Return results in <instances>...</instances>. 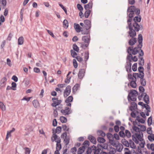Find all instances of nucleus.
I'll list each match as a JSON object with an SVG mask.
<instances>
[{
  "label": "nucleus",
  "mask_w": 154,
  "mask_h": 154,
  "mask_svg": "<svg viewBox=\"0 0 154 154\" xmlns=\"http://www.w3.org/2000/svg\"><path fill=\"white\" fill-rule=\"evenodd\" d=\"M139 77L138 73H134L133 75L131 73H129L128 75V79L131 81L138 79V77Z\"/></svg>",
  "instance_id": "obj_7"
},
{
  "label": "nucleus",
  "mask_w": 154,
  "mask_h": 154,
  "mask_svg": "<svg viewBox=\"0 0 154 154\" xmlns=\"http://www.w3.org/2000/svg\"><path fill=\"white\" fill-rule=\"evenodd\" d=\"M23 43V37H20L18 39V44L19 45H22Z\"/></svg>",
  "instance_id": "obj_45"
},
{
  "label": "nucleus",
  "mask_w": 154,
  "mask_h": 154,
  "mask_svg": "<svg viewBox=\"0 0 154 154\" xmlns=\"http://www.w3.org/2000/svg\"><path fill=\"white\" fill-rule=\"evenodd\" d=\"M85 70L84 69H81L80 70L78 74V76L80 79H82L84 75Z\"/></svg>",
  "instance_id": "obj_17"
},
{
  "label": "nucleus",
  "mask_w": 154,
  "mask_h": 154,
  "mask_svg": "<svg viewBox=\"0 0 154 154\" xmlns=\"http://www.w3.org/2000/svg\"><path fill=\"white\" fill-rule=\"evenodd\" d=\"M125 136H126L128 138L131 137V134L130 132L128 130H125Z\"/></svg>",
  "instance_id": "obj_55"
},
{
  "label": "nucleus",
  "mask_w": 154,
  "mask_h": 154,
  "mask_svg": "<svg viewBox=\"0 0 154 154\" xmlns=\"http://www.w3.org/2000/svg\"><path fill=\"white\" fill-rule=\"evenodd\" d=\"M73 97L72 96L69 97L65 100L66 102H71L73 100Z\"/></svg>",
  "instance_id": "obj_50"
},
{
  "label": "nucleus",
  "mask_w": 154,
  "mask_h": 154,
  "mask_svg": "<svg viewBox=\"0 0 154 154\" xmlns=\"http://www.w3.org/2000/svg\"><path fill=\"white\" fill-rule=\"evenodd\" d=\"M136 10V8L134 6H131L128 8V12H134Z\"/></svg>",
  "instance_id": "obj_34"
},
{
  "label": "nucleus",
  "mask_w": 154,
  "mask_h": 154,
  "mask_svg": "<svg viewBox=\"0 0 154 154\" xmlns=\"http://www.w3.org/2000/svg\"><path fill=\"white\" fill-rule=\"evenodd\" d=\"M143 55V52L142 50H141V52L139 54V64L140 66H143L144 64V61L142 56Z\"/></svg>",
  "instance_id": "obj_12"
},
{
  "label": "nucleus",
  "mask_w": 154,
  "mask_h": 154,
  "mask_svg": "<svg viewBox=\"0 0 154 154\" xmlns=\"http://www.w3.org/2000/svg\"><path fill=\"white\" fill-rule=\"evenodd\" d=\"M129 29H130L129 34L130 37H133L135 36L136 35V32L133 29V26L131 24H130L129 25Z\"/></svg>",
  "instance_id": "obj_10"
},
{
  "label": "nucleus",
  "mask_w": 154,
  "mask_h": 154,
  "mask_svg": "<svg viewBox=\"0 0 154 154\" xmlns=\"http://www.w3.org/2000/svg\"><path fill=\"white\" fill-rule=\"evenodd\" d=\"M85 150V149L84 147H83L82 146L80 147L79 149L78 154H82L84 152Z\"/></svg>",
  "instance_id": "obj_41"
},
{
  "label": "nucleus",
  "mask_w": 154,
  "mask_h": 154,
  "mask_svg": "<svg viewBox=\"0 0 154 154\" xmlns=\"http://www.w3.org/2000/svg\"><path fill=\"white\" fill-rule=\"evenodd\" d=\"M142 41H143V37L142 35L141 34H139L138 35V42L139 44L137 45V48L139 50L141 49V48L142 46Z\"/></svg>",
  "instance_id": "obj_11"
},
{
  "label": "nucleus",
  "mask_w": 154,
  "mask_h": 154,
  "mask_svg": "<svg viewBox=\"0 0 154 154\" xmlns=\"http://www.w3.org/2000/svg\"><path fill=\"white\" fill-rule=\"evenodd\" d=\"M77 7L78 9L80 11H82L83 10V8L80 4H78Z\"/></svg>",
  "instance_id": "obj_62"
},
{
  "label": "nucleus",
  "mask_w": 154,
  "mask_h": 154,
  "mask_svg": "<svg viewBox=\"0 0 154 154\" xmlns=\"http://www.w3.org/2000/svg\"><path fill=\"white\" fill-rule=\"evenodd\" d=\"M60 122L63 123H66L67 121L66 118L63 116H61L60 118Z\"/></svg>",
  "instance_id": "obj_48"
},
{
  "label": "nucleus",
  "mask_w": 154,
  "mask_h": 154,
  "mask_svg": "<svg viewBox=\"0 0 154 154\" xmlns=\"http://www.w3.org/2000/svg\"><path fill=\"white\" fill-rule=\"evenodd\" d=\"M52 100L53 102L51 104V106L54 108H57V106L60 105L61 102V100H58L57 98H52Z\"/></svg>",
  "instance_id": "obj_6"
},
{
  "label": "nucleus",
  "mask_w": 154,
  "mask_h": 154,
  "mask_svg": "<svg viewBox=\"0 0 154 154\" xmlns=\"http://www.w3.org/2000/svg\"><path fill=\"white\" fill-rule=\"evenodd\" d=\"M138 70L139 72V73H137L139 75V76H140V77H144V74L143 72L144 69L141 66H140L138 68Z\"/></svg>",
  "instance_id": "obj_19"
},
{
  "label": "nucleus",
  "mask_w": 154,
  "mask_h": 154,
  "mask_svg": "<svg viewBox=\"0 0 154 154\" xmlns=\"http://www.w3.org/2000/svg\"><path fill=\"white\" fill-rule=\"evenodd\" d=\"M110 144L114 146H116V141L114 140V138L109 140Z\"/></svg>",
  "instance_id": "obj_40"
},
{
  "label": "nucleus",
  "mask_w": 154,
  "mask_h": 154,
  "mask_svg": "<svg viewBox=\"0 0 154 154\" xmlns=\"http://www.w3.org/2000/svg\"><path fill=\"white\" fill-rule=\"evenodd\" d=\"M141 20V17L140 16L135 17L134 19V23L136 22H140Z\"/></svg>",
  "instance_id": "obj_47"
},
{
  "label": "nucleus",
  "mask_w": 154,
  "mask_h": 154,
  "mask_svg": "<svg viewBox=\"0 0 154 154\" xmlns=\"http://www.w3.org/2000/svg\"><path fill=\"white\" fill-rule=\"evenodd\" d=\"M136 80H134L131 81L130 83V85L131 87L135 88H136L137 86V84L136 83Z\"/></svg>",
  "instance_id": "obj_28"
},
{
  "label": "nucleus",
  "mask_w": 154,
  "mask_h": 154,
  "mask_svg": "<svg viewBox=\"0 0 154 154\" xmlns=\"http://www.w3.org/2000/svg\"><path fill=\"white\" fill-rule=\"evenodd\" d=\"M129 146L132 149H135L136 148V146L133 141L130 140L129 143Z\"/></svg>",
  "instance_id": "obj_36"
},
{
  "label": "nucleus",
  "mask_w": 154,
  "mask_h": 154,
  "mask_svg": "<svg viewBox=\"0 0 154 154\" xmlns=\"http://www.w3.org/2000/svg\"><path fill=\"white\" fill-rule=\"evenodd\" d=\"M130 109L132 112L135 110L137 109V105L136 103L134 102H131Z\"/></svg>",
  "instance_id": "obj_18"
},
{
  "label": "nucleus",
  "mask_w": 154,
  "mask_h": 154,
  "mask_svg": "<svg viewBox=\"0 0 154 154\" xmlns=\"http://www.w3.org/2000/svg\"><path fill=\"white\" fill-rule=\"evenodd\" d=\"M143 98L144 101L147 104L149 103V96L146 94V93H144L143 94Z\"/></svg>",
  "instance_id": "obj_20"
},
{
  "label": "nucleus",
  "mask_w": 154,
  "mask_h": 154,
  "mask_svg": "<svg viewBox=\"0 0 154 154\" xmlns=\"http://www.w3.org/2000/svg\"><path fill=\"white\" fill-rule=\"evenodd\" d=\"M143 107L145 108L147 110V111H148L149 112H150V107L148 105V104H146V105H144V106Z\"/></svg>",
  "instance_id": "obj_63"
},
{
  "label": "nucleus",
  "mask_w": 154,
  "mask_h": 154,
  "mask_svg": "<svg viewBox=\"0 0 154 154\" xmlns=\"http://www.w3.org/2000/svg\"><path fill=\"white\" fill-rule=\"evenodd\" d=\"M86 11L85 13V18H87L89 16L91 12L90 10H86Z\"/></svg>",
  "instance_id": "obj_42"
},
{
  "label": "nucleus",
  "mask_w": 154,
  "mask_h": 154,
  "mask_svg": "<svg viewBox=\"0 0 154 154\" xmlns=\"http://www.w3.org/2000/svg\"><path fill=\"white\" fill-rule=\"evenodd\" d=\"M72 48L74 51L78 52L79 51V48L75 44H73L72 46Z\"/></svg>",
  "instance_id": "obj_49"
},
{
  "label": "nucleus",
  "mask_w": 154,
  "mask_h": 154,
  "mask_svg": "<svg viewBox=\"0 0 154 154\" xmlns=\"http://www.w3.org/2000/svg\"><path fill=\"white\" fill-rule=\"evenodd\" d=\"M61 131V128L60 126H58L57 127L56 129L55 132H54V133L56 134V133L57 134L60 133Z\"/></svg>",
  "instance_id": "obj_53"
},
{
  "label": "nucleus",
  "mask_w": 154,
  "mask_h": 154,
  "mask_svg": "<svg viewBox=\"0 0 154 154\" xmlns=\"http://www.w3.org/2000/svg\"><path fill=\"white\" fill-rule=\"evenodd\" d=\"M89 145V142L88 140H85L82 144V146L84 147L85 149L87 148Z\"/></svg>",
  "instance_id": "obj_32"
},
{
  "label": "nucleus",
  "mask_w": 154,
  "mask_h": 154,
  "mask_svg": "<svg viewBox=\"0 0 154 154\" xmlns=\"http://www.w3.org/2000/svg\"><path fill=\"white\" fill-rule=\"evenodd\" d=\"M71 91V87L69 85H68L66 88L63 94V96L64 97H67L69 96Z\"/></svg>",
  "instance_id": "obj_9"
},
{
  "label": "nucleus",
  "mask_w": 154,
  "mask_h": 154,
  "mask_svg": "<svg viewBox=\"0 0 154 154\" xmlns=\"http://www.w3.org/2000/svg\"><path fill=\"white\" fill-rule=\"evenodd\" d=\"M61 141L58 140L56 144V150L60 151L61 148V145L60 144Z\"/></svg>",
  "instance_id": "obj_27"
},
{
  "label": "nucleus",
  "mask_w": 154,
  "mask_h": 154,
  "mask_svg": "<svg viewBox=\"0 0 154 154\" xmlns=\"http://www.w3.org/2000/svg\"><path fill=\"white\" fill-rule=\"evenodd\" d=\"M69 138L68 137H67L64 138V142L65 143L66 145H67L69 143Z\"/></svg>",
  "instance_id": "obj_58"
},
{
  "label": "nucleus",
  "mask_w": 154,
  "mask_h": 154,
  "mask_svg": "<svg viewBox=\"0 0 154 154\" xmlns=\"http://www.w3.org/2000/svg\"><path fill=\"white\" fill-rule=\"evenodd\" d=\"M152 120L151 116L148 119L147 122L148 124L149 125H150L152 124Z\"/></svg>",
  "instance_id": "obj_61"
},
{
  "label": "nucleus",
  "mask_w": 154,
  "mask_h": 154,
  "mask_svg": "<svg viewBox=\"0 0 154 154\" xmlns=\"http://www.w3.org/2000/svg\"><path fill=\"white\" fill-rule=\"evenodd\" d=\"M61 112L63 114L66 115L70 114L71 113V111L70 109L68 107H66L65 109H61Z\"/></svg>",
  "instance_id": "obj_14"
},
{
  "label": "nucleus",
  "mask_w": 154,
  "mask_h": 154,
  "mask_svg": "<svg viewBox=\"0 0 154 154\" xmlns=\"http://www.w3.org/2000/svg\"><path fill=\"white\" fill-rule=\"evenodd\" d=\"M97 133L98 135L101 136L102 137H104L106 135L105 133L101 130L98 131L97 132Z\"/></svg>",
  "instance_id": "obj_43"
},
{
  "label": "nucleus",
  "mask_w": 154,
  "mask_h": 154,
  "mask_svg": "<svg viewBox=\"0 0 154 154\" xmlns=\"http://www.w3.org/2000/svg\"><path fill=\"white\" fill-rule=\"evenodd\" d=\"M126 63V65L125 66L126 71L128 72H131L132 71L131 70V63L128 61Z\"/></svg>",
  "instance_id": "obj_15"
},
{
  "label": "nucleus",
  "mask_w": 154,
  "mask_h": 154,
  "mask_svg": "<svg viewBox=\"0 0 154 154\" xmlns=\"http://www.w3.org/2000/svg\"><path fill=\"white\" fill-rule=\"evenodd\" d=\"M82 40L84 42H81V47L83 48H87L89 45L90 40V36L89 34H87L82 37Z\"/></svg>",
  "instance_id": "obj_4"
},
{
  "label": "nucleus",
  "mask_w": 154,
  "mask_h": 154,
  "mask_svg": "<svg viewBox=\"0 0 154 154\" xmlns=\"http://www.w3.org/2000/svg\"><path fill=\"white\" fill-rule=\"evenodd\" d=\"M106 145V148H107L108 152L109 154H115L116 152V149L111 146L110 145H109L107 146V145Z\"/></svg>",
  "instance_id": "obj_8"
},
{
  "label": "nucleus",
  "mask_w": 154,
  "mask_h": 154,
  "mask_svg": "<svg viewBox=\"0 0 154 154\" xmlns=\"http://www.w3.org/2000/svg\"><path fill=\"white\" fill-rule=\"evenodd\" d=\"M106 148V144L103 145L98 144L97 147L94 146H92V152L94 154H99L100 151Z\"/></svg>",
  "instance_id": "obj_3"
},
{
  "label": "nucleus",
  "mask_w": 154,
  "mask_h": 154,
  "mask_svg": "<svg viewBox=\"0 0 154 154\" xmlns=\"http://www.w3.org/2000/svg\"><path fill=\"white\" fill-rule=\"evenodd\" d=\"M98 141L100 143H103L105 142V139L102 137H98L97 139Z\"/></svg>",
  "instance_id": "obj_51"
},
{
  "label": "nucleus",
  "mask_w": 154,
  "mask_h": 154,
  "mask_svg": "<svg viewBox=\"0 0 154 154\" xmlns=\"http://www.w3.org/2000/svg\"><path fill=\"white\" fill-rule=\"evenodd\" d=\"M52 130L53 131V134L51 137V140L53 142L55 141L57 143V141L58 140L61 141L60 138L59 137H58L55 134V133H54V130L53 129Z\"/></svg>",
  "instance_id": "obj_13"
},
{
  "label": "nucleus",
  "mask_w": 154,
  "mask_h": 154,
  "mask_svg": "<svg viewBox=\"0 0 154 154\" xmlns=\"http://www.w3.org/2000/svg\"><path fill=\"white\" fill-rule=\"evenodd\" d=\"M134 126L132 127L133 129L136 133L132 136V139L133 141L136 144H138L139 147L141 148H144L145 144V142L143 139V134L140 131L139 128L135 126V123L134 122Z\"/></svg>",
  "instance_id": "obj_1"
},
{
  "label": "nucleus",
  "mask_w": 154,
  "mask_h": 154,
  "mask_svg": "<svg viewBox=\"0 0 154 154\" xmlns=\"http://www.w3.org/2000/svg\"><path fill=\"white\" fill-rule=\"evenodd\" d=\"M122 143V144L126 147H129V143L127 140L125 139H123L121 141Z\"/></svg>",
  "instance_id": "obj_29"
},
{
  "label": "nucleus",
  "mask_w": 154,
  "mask_h": 154,
  "mask_svg": "<svg viewBox=\"0 0 154 154\" xmlns=\"http://www.w3.org/2000/svg\"><path fill=\"white\" fill-rule=\"evenodd\" d=\"M138 95L137 92L134 90H131L130 91L128 96V100L135 101L136 100V97Z\"/></svg>",
  "instance_id": "obj_5"
},
{
  "label": "nucleus",
  "mask_w": 154,
  "mask_h": 154,
  "mask_svg": "<svg viewBox=\"0 0 154 154\" xmlns=\"http://www.w3.org/2000/svg\"><path fill=\"white\" fill-rule=\"evenodd\" d=\"M69 24L68 21L66 20H64L63 23V26L64 28L67 29L68 27Z\"/></svg>",
  "instance_id": "obj_38"
},
{
  "label": "nucleus",
  "mask_w": 154,
  "mask_h": 154,
  "mask_svg": "<svg viewBox=\"0 0 154 154\" xmlns=\"http://www.w3.org/2000/svg\"><path fill=\"white\" fill-rule=\"evenodd\" d=\"M84 22L85 24L86 25V30H88L91 27V21L89 20H86L84 21Z\"/></svg>",
  "instance_id": "obj_16"
},
{
  "label": "nucleus",
  "mask_w": 154,
  "mask_h": 154,
  "mask_svg": "<svg viewBox=\"0 0 154 154\" xmlns=\"http://www.w3.org/2000/svg\"><path fill=\"white\" fill-rule=\"evenodd\" d=\"M93 6L92 2H90L88 4L84 6V8L85 10H90L92 9Z\"/></svg>",
  "instance_id": "obj_22"
},
{
  "label": "nucleus",
  "mask_w": 154,
  "mask_h": 154,
  "mask_svg": "<svg viewBox=\"0 0 154 154\" xmlns=\"http://www.w3.org/2000/svg\"><path fill=\"white\" fill-rule=\"evenodd\" d=\"M79 87V84H75L72 88L73 92V93L75 92L77 90Z\"/></svg>",
  "instance_id": "obj_44"
},
{
  "label": "nucleus",
  "mask_w": 154,
  "mask_h": 154,
  "mask_svg": "<svg viewBox=\"0 0 154 154\" xmlns=\"http://www.w3.org/2000/svg\"><path fill=\"white\" fill-rule=\"evenodd\" d=\"M135 121L142 123H144L145 122V121L144 119L138 116L137 117Z\"/></svg>",
  "instance_id": "obj_37"
},
{
  "label": "nucleus",
  "mask_w": 154,
  "mask_h": 154,
  "mask_svg": "<svg viewBox=\"0 0 154 154\" xmlns=\"http://www.w3.org/2000/svg\"><path fill=\"white\" fill-rule=\"evenodd\" d=\"M133 27H134L135 30L138 31L140 28V26L137 23H134L133 25H132Z\"/></svg>",
  "instance_id": "obj_24"
},
{
  "label": "nucleus",
  "mask_w": 154,
  "mask_h": 154,
  "mask_svg": "<svg viewBox=\"0 0 154 154\" xmlns=\"http://www.w3.org/2000/svg\"><path fill=\"white\" fill-rule=\"evenodd\" d=\"M115 146L117 150L119 152H121L123 148V145L119 143L118 144H116Z\"/></svg>",
  "instance_id": "obj_21"
},
{
  "label": "nucleus",
  "mask_w": 154,
  "mask_h": 154,
  "mask_svg": "<svg viewBox=\"0 0 154 154\" xmlns=\"http://www.w3.org/2000/svg\"><path fill=\"white\" fill-rule=\"evenodd\" d=\"M143 77H141L140 76H139V77H138V79H140L141 85L142 86H145L146 85V82L145 79H143Z\"/></svg>",
  "instance_id": "obj_25"
},
{
  "label": "nucleus",
  "mask_w": 154,
  "mask_h": 154,
  "mask_svg": "<svg viewBox=\"0 0 154 154\" xmlns=\"http://www.w3.org/2000/svg\"><path fill=\"white\" fill-rule=\"evenodd\" d=\"M124 154H131V152L129 149L128 148H125L124 149Z\"/></svg>",
  "instance_id": "obj_39"
},
{
  "label": "nucleus",
  "mask_w": 154,
  "mask_h": 154,
  "mask_svg": "<svg viewBox=\"0 0 154 154\" xmlns=\"http://www.w3.org/2000/svg\"><path fill=\"white\" fill-rule=\"evenodd\" d=\"M7 81V79L6 77H4L2 79L1 81V83L2 84V86H5L6 81Z\"/></svg>",
  "instance_id": "obj_46"
},
{
  "label": "nucleus",
  "mask_w": 154,
  "mask_h": 154,
  "mask_svg": "<svg viewBox=\"0 0 154 154\" xmlns=\"http://www.w3.org/2000/svg\"><path fill=\"white\" fill-rule=\"evenodd\" d=\"M71 55L74 58H76L77 57V53L74 51L73 50H70Z\"/></svg>",
  "instance_id": "obj_52"
},
{
  "label": "nucleus",
  "mask_w": 154,
  "mask_h": 154,
  "mask_svg": "<svg viewBox=\"0 0 154 154\" xmlns=\"http://www.w3.org/2000/svg\"><path fill=\"white\" fill-rule=\"evenodd\" d=\"M140 127V130L141 132L142 131H145L146 129V127L144 125H140L139 126Z\"/></svg>",
  "instance_id": "obj_64"
},
{
  "label": "nucleus",
  "mask_w": 154,
  "mask_h": 154,
  "mask_svg": "<svg viewBox=\"0 0 154 154\" xmlns=\"http://www.w3.org/2000/svg\"><path fill=\"white\" fill-rule=\"evenodd\" d=\"M15 131V128H13L12 130H10V131H8L6 137V139L8 140L9 138V137H10L11 136V133L14 131Z\"/></svg>",
  "instance_id": "obj_30"
},
{
  "label": "nucleus",
  "mask_w": 154,
  "mask_h": 154,
  "mask_svg": "<svg viewBox=\"0 0 154 154\" xmlns=\"http://www.w3.org/2000/svg\"><path fill=\"white\" fill-rule=\"evenodd\" d=\"M74 27L76 31L77 32H79L81 31V27L79 24L75 23L74 24Z\"/></svg>",
  "instance_id": "obj_23"
},
{
  "label": "nucleus",
  "mask_w": 154,
  "mask_h": 154,
  "mask_svg": "<svg viewBox=\"0 0 154 154\" xmlns=\"http://www.w3.org/2000/svg\"><path fill=\"white\" fill-rule=\"evenodd\" d=\"M140 50L137 48H135L133 49L132 47H129L128 50V52L129 54L127 56L128 61L131 63L132 62L137 61L138 60L136 56H134L133 57L132 54L135 55L137 54Z\"/></svg>",
  "instance_id": "obj_2"
},
{
  "label": "nucleus",
  "mask_w": 154,
  "mask_h": 154,
  "mask_svg": "<svg viewBox=\"0 0 154 154\" xmlns=\"http://www.w3.org/2000/svg\"><path fill=\"white\" fill-rule=\"evenodd\" d=\"M88 139L91 143L94 144H95L96 143L95 138L93 136H89L88 137Z\"/></svg>",
  "instance_id": "obj_26"
},
{
  "label": "nucleus",
  "mask_w": 154,
  "mask_h": 154,
  "mask_svg": "<svg viewBox=\"0 0 154 154\" xmlns=\"http://www.w3.org/2000/svg\"><path fill=\"white\" fill-rule=\"evenodd\" d=\"M137 63H134L132 66V69L134 71H135L137 69Z\"/></svg>",
  "instance_id": "obj_60"
},
{
  "label": "nucleus",
  "mask_w": 154,
  "mask_h": 154,
  "mask_svg": "<svg viewBox=\"0 0 154 154\" xmlns=\"http://www.w3.org/2000/svg\"><path fill=\"white\" fill-rule=\"evenodd\" d=\"M32 104L34 107L38 108L39 106V103L37 100H35L32 101Z\"/></svg>",
  "instance_id": "obj_31"
},
{
  "label": "nucleus",
  "mask_w": 154,
  "mask_h": 154,
  "mask_svg": "<svg viewBox=\"0 0 154 154\" xmlns=\"http://www.w3.org/2000/svg\"><path fill=\"white\" fill-rule=\"evenodd\" d=\"M71 77L69 76H66V79L65 81V82L66 83H69L70 82Z\"/></svg>",
  "instance_id": "obj_59"
},
{
  "label": "nucleus",
  "mask_w": 154,
  "mask_h": 154,
  "mask_svg": "<svg viewBox=\"0 0 154 154\" xmlns=\"http://www.w3.org/2000/svg\"><path fill=\"white\" fill-rule=\"evenodd\" d=\"M57 110H59V108H53V115L54 117H56L58 116V112L57 111Z\"/></svg>",
  "instance_id": "obj_33"
},
{
  "label": "nucleus",
  "mask_w": 154,
  "mask_h": 154,
  "mask_svg": "<svg viewBox=\"0 0 154 154\" xmlns=\"http://www.w3.org/2000/svg\"><path fill=\"white\" fill-rule=\"evenodd\" d=\"M136 42V40L135 38H132L129 41V43L130 45H132Z\"/></svg>",
  "instance_id": "obj_35"
},
{
  "label": "nucleus",
  "mask_w": 154,
  "mask_h": 154,
  "mask_svg": "<svg viewBox=\"0 0 154 154\" xmlns=\"http://www.w3.org/2000/svg\"><path fill=\"white\" fill-rule=\"evenodd\" d=\"M106 136L109 140L113 139V138H114L112 135L110 133H108L107 134Z\"/></svg>",
  "instance_id": "obj_56"
},
{
  "label": "nucleus",
  "mask_w": 154,
  "mask_h": 154,
  "mask_svg": "<svg viewBox=\"0 0 154 154\" xmlns=\"http://www.w3.org/2000/svg\"><path fill=\"white\" fill-rule=\"evenodd\" d=\"M0 108L3 111H4L5 110V107L3 103L0 102Z\"/></svg>",
  "instance_id": "obj_54"
},
{
  "label": "nucleus",
  "mask_w": 154,
  "mask_h": 154,
  "mask_svg": "<svg viewBox=\"0 0 154 154\" xmlns=\"http://www.w3.org/2000/svg\"><path fill=\"white\" fill-rule=\"evenodd\" d=\"M148 138L151 141H154V134H151L150 135L148 136Z\"/></svg>",
  "instance_id": "obj_57"
}]
</instances>
